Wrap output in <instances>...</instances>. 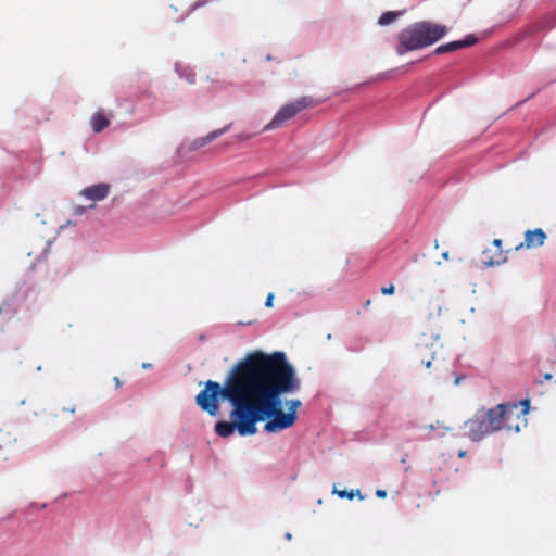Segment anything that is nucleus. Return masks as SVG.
<instances>
[{"label":"nucleus","mask_w":556,"mask_h":556,"mask_svg":"<svg viewBox=\"0 0 556 556\" xmlns=\"http://www.w3.org/2000/svg\"><path fill=\"white\" fill-rule=\"evenodd\" d=\"M300 387L295 369L283 352L266 354L257 351L233 366L224 387L216 381H206L195 402L211 416L218 414L219 397L232 404L230 417L233 421L223 420L215 425V432L222 438L230 437L236 429L240 435H253L257 432L258 421H266L264 431L267 433H278L295 424L302 405L299 399L287 400L285 412L281 396L298 392Z\"/></svg>","instance_id":"obj_1"},{"label":"nucleus","mask_w":556,"mask_h":556,"mask_svg":"<svg viewBox=\"0 0 556 556\" xmlns=\"http://www.w3.org/2000/svg\"><path fill=\"white\" fill-rule=\"evenodd\" d=\"M447 28L444 25L431 22H419L409 25L399 34L397 54L418 50L431 46L445 36Z\"/></svg>","instance_id":"obj_2"},{"label":"nucleus","mask_w":556,"mask_h":556,"mask_svg":"<svg viewBox=\"0 0 556 556\" xmlns=\"http://www.w3.org/2000/svg\"><path fill=\"white\" fill-rule=\"evenodd\" d=\"M501 413L494 407L489 409H478L471 418L465 422L467 429V437L471 441H481L485 437L493 434L494 432L501 431L500 429V417Z\"/></svg>","instance_id":"obj_3"},{"label":"nucleus","mask_w":556,"mask_h":556,"mask_svg":"<svg viewBox=\"0 0 556 556\" xmlns=\"http://www.w3.org/2000/svg\"><path fill=\"white\" fill-rule=\"evenodd\" d=\"M523 408L519 407V404L516 403H501L494 406V409H497L502 417H497L500 419V429L507 431L519 432L521 427L526 425L525 416L528 413L529 402H521Z\"/></svg>","instance_id":"obj_4"},{"label":"nucleus","mask_w":556,"mask_h":556,"mask_svg":"<svg viewBox=\"0 0 556 556\" xmlns=\"http://www.w3.org/2000/svg\"><path fill=\"white\" fill-rule=\"evenodd\" d=\"M438 336L422 333L415 345L414 358L427 368H430L437 354Z\"/></svg>","instance_id":"obj_5"},{"label":"nucleus","mask_w":556,"mask_h":556,"mask_svg":"<svg viewBox=\"0 0 556 556\" xmlns=\"http://www.w3.org/2000/svg\"><path fill=\"white\" fill-rule=\"evenodd\" d=\"M299 113L293 102L287 103L281 106L275 114L273 119L264 127V130H273L281 127L286 122L293 118Z\"/></svg>","instance_id":"obj_6"},{"label":"nucleus","mask_w":556,"mask_h":556,"mask_svg":"<svg viewBox=\"0 0 556 556\" xmlns=\"http://www.w3.org/2000/svg\"><path fill=\"white\" fill-rule=\"evenodd\" d=\"M546 239V235L541 228H536L534 230H527L525 233V241L518 244L515 250H520L522 248L532 249L542 247Z\"/></svg>","instance_id":"obj_7"},{"label":"nucleus","mask_w":556,"mask_h":556,"mask_svg":"<svg viewBox=\"0 0 556 556\" xmlns=\"http://www.w3.org/2000/svg\"><path fill=\"white\" fill-rule=\"evenodd\" d=\"M477 42V38L473 35H468L463 40H455L444 45H441L435 48L434 54H444L448 52H453L459 49L468 48L473 46Z\"/></svg>","instance_id":"obj_8"},{"label":"nucleus","mask_w":556,"mask_h":556,"mask_svg":"<svg viewBox=\"0 0 556 556\" xmlns=\"http://www.w3.org/2000/svg\"><path fill=\"white\" fill-rule=\"evenodd\" d=\"M110 186L108 184H98L91 187L85 188L81 191V195L91 201H101L109 194Z\"/></svg>","instance_id":"obj_9"},{"label":"nucleus","mask_w":556,"mask_h":556,"mask_svg":"<svg viewBox=\"0 0 556 556\" xmlns=\"http://www.w3.org/2000/svg\"><path fill=\"white\" fill-rule=\"evenodd\" d=\"M493 245L496 248L495 256L490 255L491 251L488 249L482 252V262L488 266L498 265L506 261V257L503 256L502 240L494 239Z\"/></svg>","instance_id":"obj_10"},{"label":"nucleus","mask_w":556,"mask_h":556,"mask_svg":"<svg viewBox=\"0 0 556 556\" xmlns=\"http://www.w3.org/2000/svg\"><path fill=\"white\" fill-rule=\"evenodd\" d=\"M230 127H231V124H229L223 128L215 129L204 137L195 139L192 143L193 149L202 148V147L208 144L210 142H212L216 138L220 137L226 131H228L230 129Z\"/></svg>","instance_id":"obj_11"},{"label":"nucleus","mask_w":556,"mask_h":556,"mask_svg":"<svg viewBox=\"0 0 556 556\" xmlns=\"http://www.w3.org/2000/svg\"><path fill=\"white\" fill-rule=\"evenodd\" d=\"M91 128L94 132H100L110 125V119L101 112H97L92 115Z\"/></svg>","instance_id":"obj_12"},{"label":"nucleus","mask_w":556,"mask_h":556,"mask_svg":"<svg viewBox=\"0 0 556 556\" xmlns=\"http://www.w3.org/2000/svg\"><path fill=\"white\" fill-rule=\"evenodd\" d=\"M292 102L294 103V105L299 112H301L305 109H308V108H314L320 103V101L315 100L309 96L301 97Z\"/></svg>","instance_id":"obj_13"},{"label":"nucleus","mask_w":556,"mask_h":556,"mask_svg":"<svg viewBox=\"0 0 556 556\" xmlns=\"http://www.w3.org/2000/svg\"><path fill=\"white\" fill-rule=\"evenodd\" d=\"M332 493L337 494L340 498L353 500L355 496H358L359 500L364 498V496L361 494V490H338L336 485L333 486Z\"/></svg>","instance_id":"obj_14"},{"label":"nucleus","mask_w":556,"mask_h":556,"mask_svg":"<svg viewBox=\"0 0 556 556\" xmlns=\"http://www.w3.org/2000/svg\"><path fill=\"white\" fill-rule=\"evenodd\" d=\"M400 14H401L400 12H394V11L384 12L379 17L378 24L381 25V26L390 25L400 16Z\"/></svg>","instance_id":"obj_15"},{"label":"nucleus","mask_w":556,"mask_h":556,"mask_svg":"<svg viewBox=\"0 0 556 556\" xmlns=\"http://www.w3.org/2000/svg\"><path fill=\"white\" fill-rule=\"evenodd\" d=\"M394 291H395V288H394L393 283H390L389 286L381 288V293L383 295H392L394 293Z\"/></svg>","instance_id":"obj_16"},{"label":"nucleus","mask_w":556,"mask_h":556,"mask_svg":"<svg viewBox=\"0 0 556 556\" xmlns=\"http://www.w3.org/2000/svg\"><path fill=\"white\" fill-rule=\"evenodd\" d=\"M273 301H274V294L273 293H268V295L266 298V301H265V306L266 307H271L273 306Z\"/></svg>","instance_id":"obj_17"},{"label":"nucleus","mask_w":556,"mask_h":556,"mask_svg":"<svg viewBox=\"0 0 556 556\" xmlns=\"http://www.w3.org/2000/svg\"><path fill=\"white\" fill-rule=\"evenodd\" d=\"M376 495L378 497H386L387 496V492L384 490H377Z\"/></svg>","instance_id":"obj_18"},{"label":"nucleus","mask_w":556,"mask_h":556,"mask_svg":"<svg viewBox=\"0 0 556 556\" xmlns=\"http://www.w3.org/2000/svg\"><path fill=\"white\" fill-rule=\"evenodd\" d=\"M439 427H440V422H439V421H437V424H435V425L431 424V425H429V426H428V428H429L430 430L438 429Z\"/></svg>","instance_id":"obj_19"},{"label":"nucleus","mask_w":556,"mask_h":556,"mask_svg":"<svg viewBox=\"0 0 556 556\" xmlns=\"http://www.w3.org/2000/svg\"><path fill=\"white\" fill-rule=\"evenodd\" d=\"M116 389L121 387V381L117 377L114 378Z\"/></svg>","instance_id":"obj_20"},{"label":"nucleus","mask_w":556,"mask_h":556,"mask_svg":"<svg viewBox=\"0 0 556 556\" xmlns=\"http://www.w3.org/2000/svg\"><path fill=\"white\" fill-rule=\"evenodd\" d=\"M64 412H70V413H74L75 412V407H71V408H63Z\"/></svg>","instance_id":"obj_21"},{"label":"nucleus","mask_w":556,"mask_h":556,"mask_svg":"<svg viewBox=\"0 0 556 556\" xmlns=\"http://www.w3.org/2000/svg\"><path fill=\"white\" fill-rule=\"evenodd\" d=\"M466 455V451H459L458 452V457H464Z\"/></svg>","instance_id":"obj_22"},{"label":"nucleus","mask_w":556,"mask_h":556,"mask_svg":"<svg viewBox=\"0 0 556 556\" xmlns=\"http://www.w3.org/2000/svg\"><path fill=\"white\" fill-rule=\"evenodd\" d=\"M544 379H545V380H549V379H552V375H551V374H545V375H544Z\"/></svg>","instance_id":"obj_23"},{"label":"nucleus","mask_w":556,"mask_h":556,"mask_svg":"<svg viewBox=\"0 0 556 556\" xmlns=\"http://www.w3.org/2000/svg\"><path fill=\"white\" fill-rule=\"evenodd\" d=\"M285 538H286L288 541H290V540H291V538H292V535H291V533H289V532H288V533H286V534H285Z\"/></svg>","instance_id":"obj_24"},{"label":"nucleus","mask_w":556,"mask_h":556,"mask_svg":"<svg viewBox=\"0 0 556 556\" xmlns=\"http://www.w3.org/2000/svg\"><path fill=\"white\" fill-rule=\"evenodd\" d=\"M442 256H443L445 260H447V258H448V253H447V252H444V253L442 254Z\"/></svg>","instance_id":"obj_25"},{"label":"nucleus","mask_w":556,"mask_h":556,"mask_svg":"<svg viewBox=\"0 0 556 556\" xmlns=\"http://www.w3.org/2000/svg\"><path fill=\"white\" fill-rule=\"evenodd\" d=\"M370 304H371V301H370V300H367L365 305H366V306H369Z\"/></svg>","instance_id":"obj_26"},{"label":"nucleus","mask_w":556,"mask_h":556,"mask_svg":"<svg viewBox=\"0 0 556 556\" xmlns=\"http://www.w3.org/2000/svg\"><path fill=\"white\" fill-rule=\"evenodd\" d=\"M151 365L150 364H143L142 367L143 368H149Z\"/></svg>","instance_id":"obj_27"},{"label":"nucleus","mask_w":556,"mask_h":556,"mask_svg":"<svg viewBox=\"0 0 556 556\" xmlns=\"http://www.w3.org/2000/svg\"><path fill=\"white\" fill-rule=\"evenodd\" d=\"M194 75H192V77L189 79L190 83H193L194 81Z\"/></svg>","instance_id":"obj_28"}]
</instances>
